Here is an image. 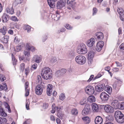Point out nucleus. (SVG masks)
Instances as JSON below:
<instances>
[{"instance_id":"obj_1","label":"nucleus","mask_w":124,"mask_h":124,"mask_svg":"<svg viewBox=\"0 0 124 124\" xmlns=\"http://www.w3.org/2000/svg\"><path fill=\"white\" fill-rule=\"evenodd\" d=\"M48 67H45L43 69L41 73L42 78L46 80L50 79L52 78V74Z\"/></svg>"},{"instance_id":"obj_2","label":"nucleus","mask_w":124,"mask_h":124,"mask_svg":"<svg viewBox=\"0 0 124 124\" xmlns=\"http://www.w3.org/2000/svg\"><path fill=\"white\" fill-rule=\"evenodd\" d=\"M115 115L116 120L118 123H122L124 122V115L121 111H116L115 112Z\"/></svg>"},{"instance_id":"obj_3","label":"nucleus","mask_w":124,"mask_h":124,"mask_svg":"<svg viewBox=\"0 0 124 124\" xmlns=\"http://www.w3.org/2000/svg\"><path fill=\"white\" fill-rule=\"evenodd\" d=\"M77 52L80 54H85L87 52L86 46L83 43L80 44L77 47Z\"/></svg>"},{"instance_id":"obj_4","label":"nucleus","mask_w":124,"mask_h":124,"mask_svg":"<svg viewBox=\"0 0 124 124\" xmlns=\"http://www.w3.org/2000/svg\"><path fill=\"white\" fill-rule=\"evenodd\" d=\"M75 61L78 64L80 65H82L86 62V59L84 56L81 55H79L77 56L75 58Z\"/></svg>"},{"instance_id":"obj_5","label":"nucleus","mask_w":124,"mask_h":124,"mask_svg":"<svg viewBox=\"0 0 124 124\" xmlns=\"http://www.w3.org/2000/svg\"><path fill=\"white\" fill-rule=\"evenodd\" d=\"M85 93L89 94H93L94 92V90L93 87L91 85H88L86 86L85 88Z\"/></svg>"},{"instance_id":"obj_6","label":"nucleus","mask_w":124,"mask_h":124,"mask_svg":"<svg viewBox=\"0 0 124 124\" xmlns=\"http://www.w3.org/2000/svg\"><path fill=\"white\" fill-rule=\"evenodd\" d=\"M90 106L88 104L86 105L82 111V114L84 116L88 114L90 112Z\"/></svg>"},{"instance_id":"obj_7","label":"nucleus","mask_w":124,"mask_h":124,"mask_svg":"<svg viewBox=\"0 0 124 124\" xmlns=\"http://www.w3.org/2000/svg\"><path fill=\"white\" fill-rule=\"evenodd\" d=\"M104 110L105 112L109 113H112L114 111V108L108 104L106 105L105 106Z\"/></svg>"},{"instance_id":"obj_8","label":"nucleus","mask_w":124,"mask_h":124,"mask_svg":"<svg viewBox=\"0 0 124 124\" xmlns=\"http://www.w3.org/2000/svg\"><path fill=\"white\" fill-rule=\"evenodd\" d=\"M105 86V85L104 84H98L95 87L96 91L97 92H101L104 89Z\"/></svg>"},{"instance_id":"obj_9","label":"nucleus","mask_w":124,"mask_h":124,"mask_svg":"<svg viewBox=\"0 0 124 124\" xmlns=\"http://www.w3.org/2000/svg\"><path fill=\"white\" fill-rule=\"evenodd\" d=\"M100 97L102 100L106 101L108 99L109 96V95L106 93L103 92L101 93L100 95Z\"/></svg>"},{"instance_id":"obj_10","label":"nucleus","mask_w":124,"mask_h":124,"mask_svg":"<svg viewBox=\"0 0 124 124\" xmlns=\"http://www.w3.org/2000/svg\"><path fill=\"white\" fill-rule=\"evenodd\" d=\"M66 1L65 0H60L58 1L56 4V7L58 9H61L65 5Z\"/></svg>"},{"instance_id":"obj_11","label":"nucleus","mask_w":124,"mask_h":124,"mask_svg":"<svg viewBox=\"0 0 124 124\" xmlns=\"http://www.w3.org/2000/svg\"><path fill=\"white\" fill-rule=\"evenodd\" d=\"M95 42V39L93 38H91L88 40L86 42V45L89 47L93 46Z\"/></svg>"},{"instance_id":"obj_12","label":"nucleus","mask_w":124,"mask_h":124,"mask_svg":"<svg viewBox=\"0 0 124 124\" xmlns=\"http://www.w3.org/2000/svg\"><path fill=\"white\" fill-rule=\"evenodd\" d=\"M104 45V42L103 41L99 42L97 44L96 49L98 52L100 51L102 49Z\"/></svg>"},{"instance_id":"obj_13","label":"nucleus","mask_w":124,"mask_h":124,"mask_svg":"<svg viewBox=\"0 0 124 124\" xmlns=\"http://www.w3.org/2000/svg\"><path fill=\"white\" fill-rule=\"evenodd\" d=\"M53 86L50 84L48 85L47 86V94L49 96L51 95V93L53 90Z\"/></svg>"},{"instance_id":"obj_14","label":"nucleus","mask_w":124,"mask_h":124,"mask_svg":"<svg viewBox=\"0 0 124 124\" xmlns=\"http://www.w3.org/2000/svg\"><path fill=\"white\" fill-rule=\"evenodd\" d=\"M36 93L38 95H41L42 93L43 89L42 87L40 85H37L35 88Z\"/></svg>"},{"instance_id":"obj_15","label":"nucleus","mask_w":124,"mask_h":124,"mask_svg":"<svg viewBox=\"0 0 124 124\" xmlns=\"http://www.w3.org/2000/svg\"><path fill=\"white\" fill-rule=\"evenodd\" d=\"M111 105L116 109H118L120 103L117 100H113L111 103Z\"/></svg>"},{"instance_id":"obj_16","label":"nucleus","mask_w":124,"mask_h":124,"mask_svg":"<svg viewBox=\"0 0 124 124\" xmlns=\"http://www.w3.org/2000/svg\"><path fill=\"white\" fill-rule=\"evenodd\" d=\"M95 36L96 38L99 40H102L104 38L103 34L101 32L96 33L95 34Z\"/></svg>"},{"instance_id":"obj_17","label":"nucleus","mask_w":124,"mask_h":124,"mask_svg":"<svg viewBox=\"0 0 124 124\" xmlns=\"http://www.w3.org/2000/svg\"><path fill=\"white\" fill-rule=\"evenodd\" d=\"M24 46V43L23 42L20 43L16 47V50L17 52H19L22 50Z\"/></svg>"},{"instance_id":"obj_18","label":"nucleus","mask_w":124,"mask_h":124,"mask_svg":"<svg viewBox=\"0 0 124 124\" xmlns=\"http://www.w3.org/2000/svg\"><path fill=\"white\" fill-rule=\"evenodd\" d=\"M92 109L94 112H98V110L99 107L98 105L96 103H93L91 105Z\"/></svg>"},{"instance_id":"obj_19","label":"nucleus","mask_w":124,"mask_h":124,"mask_svg":"<svg viewBox=\"0 0 124 124\" xmlns=\"http://www.w3.org/2000/svg\"><path fill=\"white\" fill-rule=\"evenodd\" d=\"M103 121V119L101 116H97L95 118V122L96 124H101Z\"/></svg>"},{"instance_id":"obj_20","label":"nucleus","mask_w":124,"mask_h":124,"mask_svg":"<svg viewBox=\"0 0 124 124\" xmlns=\"http://www.w3.org/2000/svg\"><path fill=\"white\" fill-rule=\"evenodd\" d=\"M66 71V70L65 69H62L60 70L57 71L55 73V75L57 77L59 76L60 75H62L65 73Z\"/></svg>"},{"instance_id":"obj_21","label":"nucleus","mask_w":124,"mask_h":124,"mask_svg":"<svg viewBox=\"0 0 124 124\" xmlns=\"http://www.w3.org/2000/svg\"><path fill=\"white\" fill-rule=\"evenodd\" d=\"M9 18L8 15L5 13H4L2 16V21L4 23L7 22Z\"/></svg>"},{"instance_id":"obj_22","label":"nucleus","mask_w":124,"mask_h":124,"mask_svg":"<svg viewBox=\"0 0 124 124\" xmlns=\"http://www.w3.org/2000/svg\"><path fill=\"white\" fill-rule=\"evenodd\" d=\"M6 10L7 12L9 14H13L14 13V9L12 7H7L6 8Z\"/></svg>"},{"instance_id":"obj_23","label":"nucleus","mask_w":124,"mask_h":124,"mask_svg":"<svg viewBox=\"0 0 124 124\" xmlns=\"http://www.w3.org/2000/svg\"><path fill=\"white\" fill-rule=\"evenodd\" d=\"M58 0H47L48 3L50 7L54 8L55 6L54 2Z\"/></svg>"},{"instance_id":"obj_24","label":"nucleus","mask_w":124,"mask_h":124,"mask_svg":"<svg viewBox=\"0 0 124 124\" xmlns=\"http://www.w3.org/2000/svg\"><path fill=\"white\" fill-rule=\"evenodd\" d=\"M75 0H67V4L69 6L72 7L75 4Z\"/></svg>"},{"instance_id":"obj_25","label":"nucleus","mask_w":124,"mask_h":124,"mask_svg":"<svg viewBox=\"0 0 124 124\" xmlns=\"http://www.w3.org/2000/svg\"><path fill=\"white\" fill-rule=\"evenodd\" d=\"M23 54L25 57L27 58L31 56L30 52L29 51L24 50L23 51Z\"/></svg>"},{"instance_id":"obj_26","label":"nucleus","mask_w":124,"mask_h":124,"mask_svg":"<svg viewBox=\"0 0 124 124\" xmlns=\"http://www.w3.org/2000/svg\"><path fill=\"white\" fill-rule=\"evenodd\" d=\"M9 37L8 36H6L2 38L1 40L3 43H7L8 41Z\"/></svg>"},{"instance_id":"obj_27","label":"nucleus","mask_w":124,"mask_h":124,"mask_svg":"<svg viewBox=\"0 0 124 124\" xmlns=\"http://www.w3.org/2000/svg\"><path fill=\"white\" fill-rule=\"evenodd\" d=\"M88 101L90 102H95L96 101V98L93 95L89 96L88 98Z\"/></svg>"},{"instance_id":"obj_28","label":"nucleus","mask_w":124,"mask_h":124,"mask_svg":"<svg viewBox=\"0 0 124 124\" xmlns=\"http://www.w3.org/2000/svg\"><path fill=\"white\" fill-rule=\"evenodd\" d=\"M82 119L86 124H88L90 122V119L87 116L84 117L82 118Z\"/></svg>"},{"instance_id":"obj_29","label":"nucleus","mask_w":124,"mask_h":124,"mask_svg":"<svg viewBox=\"0 0 124 124\" xmlns=\"http://www.w3.org/2000/svg\"><path fill=\"white\" fill-rule=\"evenodd\" d=\"M105 91H106L109 94H110L111 93L112 89L111 87L108 85H106L105 88Z\"/></svg>"},{"instance_id":"obj_30","label":"nucleus","mask_w":124,"mask_h":124,"mask_svg":"<svg viewBox=\"0 0 124 124\" xmlns=\"http://www.w3.org/2000/svg\"><path fill=\"white\" fill-rule=\"evenodd\" d=\"M0 115L2 116H7V114L3 110L2 107L0 105Z\"/></svg>"},{"instance_id":"obj_31","label":"nucleus","mask_w":124,"mask_h":124,"mask_svg":"<svg viewBox=\"0 0 124 124\" xmlns=\"http://www.w3.org/2000/svg\"><path fill=\"white\" fill-rule=\"evenodd\" d=\"M71 113L72 115H77L78 114L77 110L75 108H72L71 109Z\"/></svg>"},{"instance_id":"obj_32","label":"nucleus","mask_w":124,"mask_h":124,"mask_svg":"<svg viewBox=\"0 0 124 124\" xmlns=\"http://www.w3.org/2000/svg\"><path fill=\"white\" fill-rule=\"evenodd\" d=\"M3 85H1L0 84V90H4L5 91L7 90V87L6 83H4L3 84Z\"/></svg>"},{"instance_id":"obj_33","label":"nucleus","mask_w":124,"mask_h":124,"mask_svg":"<svg viewBox=\"0 0 124 124\" xmlns=\"http://www.w3.org/2000/svg\"><path fill=\"white\" fill-rule=\"evenodd\" d=\"M94 56V52L93 51H89L88 54L89 58H93Z\"/></svg>"},{"instance_id":"obj_34","label":"nucleus","mask_w":124,"mask_h":124,"mask_svg":"<svg viewBox=\"0 0 124 124\" xmlns=\"http://www.w3.org/2000/svg\"><path fill=\"white\" fill-rule=\"evenodd\" d=\"M32 46L29 43H26L25 45V49L28 51H30V49Z\"/></svg>"},{"instance_id":"obj_35","label":"nucleus","mask_w":124,"mask_h":124,"mask_svg":"<svg viewBox=\"0 0 124 124\" xmlns=\"http://www.w3.org/2000/svg\"><path fill=\"white\" fill-rule=\"evenodd\" d=\"M117 11L120 16H122V15L124 14V11L121 8L118 9Z\"/></svg>"},{"instance_id":"obj_36","label":"nucleus","mask_w":124,"mask_h":124,"mask_svg":"<svg viewBox=\"0 0 124 124\" xmlns=\"http://www.w3.org/2000/svg\"><path fill=\"white\" fill-rule=\"evenodd\" d=\"M7 30V29L6 27L4 26L2 28L0 29V32H2L3 35H4L6 33Z\"/></svg>"},{"instance_id":"obj_37","label":"nucleus","mask_w":124,"mask_h":124,"mask_svg":"<svg viewBox=\"0 0 124 124\" xmlns=\"http://www.w3.org/2000/svg\"><path fill=\"white\" fill-rule=\"evenodd\" d=\"M36 82L38 84H40L42 83V80L41 77L40 76L38 75L37 76V79L36 81Z\"/></svg>"},{"instance_id":"obj_38","label":"nucleus","mask_w":124,"mask_h":124,"mask_svg":"<svg viewBox=\"0 0 124 124\" xmlns=\"http://www.w3.org/2000/svg\"><path fill=\"white\" fill-rule=\"evenodd\" d=\"M65 98V96L64 93H62L59 96V99L62 101Z\"/></svg>"},{"instance_id":"obj_39","label":"nucleus","mask_w":124,"mask_h":124,"mask_svg":"<svg viewBox=\"0 0 124 124\" xmlns=\"http://www.w3.org/2000/svg\"><path fill=\"white\" fill-rule=\"evenodd\" d=\"M10 19L14 22H17L19 21V19L16 17L15 16H13L10 17Z\"/></svg>"},{"instance_id":"obj_40","label":"nucleus","mask_w":124,"mask_h":124,"mask_svg":"<svg viewBox=\"0 0 124 124\" xmlns=\"http://www.w3.org/2000/svg\"><path fill=\"white\" fill-rule=\"evenodd\" d=\"M75 52L72 51H70L68 54L69 56L71 57H73L75 56Z\"/></svg>"},{"instance_id":"obj_41","label":"nucleus","mask_w":124,"mask_h":124,"mask_svg":"<svg viewBox=\"0 0 124 124\" xmlns=\"http://www.w3.org/2000/svg\"><path fill=\"white\" fill-rule=\"evenodd\" d=\"M24 29L25 30L27 31L28 32H30L31 31V27L29 25H27L25 26Z\"/></svg>"},{"instance_id":"obj_42","label":"nucleus","mask_w":124,"mask_h":124,"mask_svg":"<svg viewBox=\"0 0 124 124\" xmlns=\"http://www.w3.org/2000/svg\"><path fill=\"white\" fill-rule=\"evenodd\" d=\"M5 108L7 109L9 112L10 113L11 112V110L10 109V106L7 103H5L4 104Z\"/></svg>"},{"instance_id":"obj_43","label":"nucleus","mask_w":124,"mask_h":124,"mask_svg":"<svg viewBox=\"0 0 124 124\" xmlns=\"http://www.w3.org/2000/svg\"><path fill=\"white\" fill-rule=\"evenodd\" d=\"M12 57L13 64L14 65H16L17 62V60L15 58L13 54H12Z\"/></svg>"},{"instance_id":"obj_44","label":"nucleus","mask_w":124,"mask_h":124,"mask_svg":"<svg viewBox=\"0 0 124 124\" xmlns=\"http://www.w3.org/2000/svg\"><path fill=\"white\" fill-rule=\"evenodd\" d=\"M118 109H124V102H121L120 105H119Z\"/></svg>"},{"instance_id":"obj_45","label":"nucleus","mask_w":124,"mask_h":124,"mask_svg":"<svg viewBox=\"0 0 124 124\" xmlns=\"http://www.w3.org/2000/svg\"><path fill=\"white\" fill-rule=\"evenodd\" d=\"M56 61L57 59L55 57H53L51 58L50 62L52 63H53L56 62Z\"/></svg>"},{"instance_id":"obj_46","label":"nucleus","mask_w":124,"mask_h":124,"mask_svg":"<svg viewBox=\"0 0 124 124\" xmlns=\"http://www.w3.org/2000/svg\"><path fill=\"white\" fill-rule=\"evenodd\" d=\"M52 110H51V112L52 113H54L55 112V104H53L52 106Z\"/></svg>"},{"instance_id":"obj_47","label":"nucleus","mask_w":124,"mask_h":124,"mask_svg":"<svg viewBox=\"0 0 124 124\" xmlns=\"http://www.w3.org/2000/svg\"><path fill=\"white\" fill-rule=\"evenodd\" d=\"M20 41L19 39L17 36H16L15 38L14 42L16 44L18 43Z\"/></svg>"},{"instance_id":"obj_48","label":"nucleus","mask_w":124,"mask_h":124,"mask_svg":"<svg viewBox=\"0 0 124 124\" xmlns=\"http://www.w3.org/2000/svg\"><path fill=\"white\" fill-rule=\"evenodd\" d=\"M121 50L124 53V43H122L119 46Z\"/></svg>"},{"instance_id":"obj_49","label":"nucleus","mask_w":124,"mask_h":124,"mask_svg":"<svg viewBox=\"0 0 124 124\" xmlns=\"http://www.w3.org/2000/svg\"><path fill=\"white\" fill-rule=\"evenodd\" d=\"M86 100L85 99H83L81 100L80 104L82 105H84L86 103Z\"/></svg>"},{"instance_id":"obj_50","label":"nucleus","mask_w":124,"mask_h":124,"mask_svg":"<svg viewBox=\"0 0 124 124\" xmlns=\"http://www.w3.org/2000/svg\"><path fill=\"white\" fill-rule=\"evenodd\" d=\"M65 27L68 30H71L72 29V27L69 24H66Z\"/></svg>"},{"instance_id":"obj_51","label":"nucleus","mask_w":124,"mask_h":124,"mask_svg":"<svg viewBox=\"0 0 124 124\" xmlns=\"http://www.w3.org/2000/svg\"><path fill=\"white\" fill-rule=\"evenodd\" d=\"M25 64L24 63H22L20 65V69L23 71L25 68Z\"/></svg>"},{"instance_id":"obj_52","label":"nucleus","mask_w":124,"mask_h":124,"mask_svg":"<svg viewBox=\"0 0 124 124\" xmlns=\"http://www.w3.org/2000/svg\"><path fill=\"white\" fill-rule=\"evenodd\" d=\"M109 121L112 120L114 119L112 115H109L107 117Z\"/></svg>"},{"instance_id":"obj_53","label":"nucleus","mask_w":124,"mask_h":124,"mask_svg":"<svg viewBox=\"0 0 124 124\" xmlns=\"http://www.w3.org/2000/svg\"><path fill=\"white\" fill-rule=\"evenodd\" d=\"M97 11V9L95 8H93V15H94L96 14Z\"/></svg>"},{"instance_id":"obj_54","label":"nucleus","mask_w":124,"mask_h":124,"mask_svg":"<svg viewBox=\"0 0 124 124\" xmlns=\"http://www.w3.org/2000/svg\"><path fill=\"white\" fill-rule=\"evenodd\" d=\"M1 117L2 122L4 123H6L7 122V120L4 117Z\"/></svg>"},{"instance_id":"obj_55","label":"nucleus","mask_w":124,"mask_h":124,"mask_svg":"<svg viewBox=\"0 0 124 124\" xmlns=\"http://www.w3.org/2000/svg\"><path fill=\"white\" fill-rule=\"evenodd\" d=\"M25 73L26 75H27L28 73L29 72V68H27L25 69Z\"/></svg>"},{"instance_id":"obj_56","label":"nucleus","mask_w":124,"mask_h":124,"mask_svg":"<svg viewBox=\"0 0 124 124\" xmlns=\"http://www.w3.org/2000/svg\"><path fill=\"white\" fill-rule=\"evenodd\" d=\"M26 93L25 94V96H28L29 94V89H27L26 90H25Z\"/></svg>"},{"instance_id":"obj_57","label":"nucleus","mask_w":124,"mask_h":124,"mask_svg":"<svg viewBox=\"0 0 124 124\" xmlns=\"http://www.w3.org/2000/svg\"><path fill=\"white\" fill-rule=\"evenodd\" d=\"M47 36L45 35L42 37V40L43 42H44L47 39Z\"/></svg>"},{"instance_id":"obj_58","label":"nucleus","mask_w":124,"mask_h":124,"mask_svg":"<svg viewBox=\"0 0 124 124\" xmlns=\"http://www.w3.org/2000/svg\"><path fill=\"white\" fill-rule=\"evenodd\" d=\"M40 58L39 56H38L37 55H35L33 58V60L34 61L35 60H36L38 59H40Z\"/></svg>"},{"instance_id":"obj_59","label":"nucleus","mask_w":124,"mask_h":124,"mask_svg":"<svg viewBox=\"0 0 124 124\" xmlns=\"http://www.w3.org/2000/svg\"><path fill=\"white\" fill-rule=\"evenodd\" d=\"M102 75L101 74V73H99L94 78L95 79H96L100 78Z\"/></svg>"},{"instance_id":"obj_60","label":"nucleus","mask_w":124,"mask_h":124,"mask_svg":"<svg viewBox=\"0 0 124 124\" xmlns=\"http://www.w3.org/2000/svg\"><path fill=\"white\" fill-rule=\"evenodd\" d=\"M37 67V65L36 63H34L33 65H32L31 66V68H32L34 70L36 69Z\"/></svg>"},{"instance_id":"obj_61","label":"nucleus","mask_w":124,"mask_h":124,"mask_svg":"<svg viewBox=\"0 0 124 124\" xmlns=\"http://www.w3.org/2000/svg\"><path fill=\"white\" fill-rule=\"evenodd\" d=\"M14 25H15V27H10L11 28L14 29V28H16L17 29H19V26L18 24H14Z\"/></svg>"},{"instance_id":"obj_62","label":"nucleus","mask_w":124,"mask_h":124,"mask_svg":"<svg viewBox=\"0 0 124 124\" xmlns=\"http://www.w3.org/2000/svg\"><path fill=\"white\" fill-rule=\"evenodd\" d=\"M93 77H94L93 75H91V76L89 79L87 80V82H90L92 80Z\"/></svg>"},{"instance_id":"obj_63","label":"nucleus","mask_w":124,"mask_h":124,"mask_svg":"<svg viewBox=\"0 0 124 124\" xmlns=\"http://www.w3.org/2000/svg\"><path fill=\"white\" fill-rule=\"evenodd\" d=\"M57 115L60 118H61L63 116V115L60 112H58L57 113Z\"/></svg>"},{"instance_id":"obj_64","label":"nucleus","mask_w":124,"mask_h":124,"mask_svg":"<svg viewBox=\"0 0 124 124\" xmlns=\"http://www.w3.org/2000/svg\"><path fill=\"white\" fill-rule=\"evenodd\" d=\"M48 107V105L46 103H44L43 105V107L44 108L46 109Z\"/></svg>"}]
</instances>
